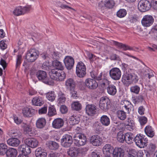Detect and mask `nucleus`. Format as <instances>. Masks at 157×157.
Here are the masks:
<instances>
[{"instance_id": "62", "label": "nucleus", "mask_w": 157, "mask_h": 157, "mask_svg": "<svg viewBox=\"0 0 157 157\" xmlns=\"http://www.w3.org/2000/svg\"><path fill=\"white\" fill-rule=\"evenodd\" d=\"M151 6L155 10H157V0H151Z\"/></svg>"}, {"instance_id": "32", "label": "nucleus", "mask_w": 157, "mask_h": 157, "mask_svg": "<svg viewBox=\"0 0 157 157\" xmlns=\"http://www.w3.org/2000/svg\"><path fill=\"white\" fill-rule=\"evenodd\" d=\"M65 86L67 88L70 90L73 88H75V84L73 79L69 78L66 81Z\"/></svg>"}, {"instance_id": "16", "label": "nucleus", "mask_w": 157, "mask_h": 157, "mask_svg": "<svg viewBox=\"0 0 157 157\" xmlns=\"http://www.w3.org/2000/svg\"><path fill=\"white\" fill-rule=\"evenodd\" d=\"M97 107L94 104H87L85 108L86 112L89 115L95 114L97 112Z\"/></svg>"}, {"instance_id": "21", "label": "nucleus", "mask_w": 157, "mask_h": 157, "mask_svg": "<svg viewBox=\"0 0 157 157\" xmlns=\"http://www.w3.org/2000/svg\"><path fill=\"white\" fill-rule=\"evenodd\" d=\"M64 121L61 118H57L55 119L52 123L53 128L59 129L62 127L63 125Z\"/></svg>"}, {"instance_id": "25", "label": "nucleus", "mask_w": 157, "mask_h": 157, "mask_svg": "<svg viewBox=\"0 0 157 157\" xmlns=\"http://www.w3.org/2000/svg\"><path fill=\"white\" fill-rule=\"evenodd\" d=\"M108 93L110 95L114 96L116 94L117 89L116 86L113 84H110L107 88Z\"/></svg>"}, {"instance_id": "8", "label": "nucleus", "mask_w": 157, "mask_h": 157, "mask_svg": "<svg viewBox=\"0 0 157 157\" xmlns=\"http://www.w3.org/2000/svg\"><path fill=\"white\" fill-rule=\"evenodd\" d=\"M151 7V3L147 0H141L138 4V9L142 12H145L148 10Z\"/></svg>"}, {"instance_id": "49", "label": "nucleus", "mask_w": 157, "mask_h": 157, "mask_svg": "<svg viewBox=\"0 0 157 157\" xmlns=\"http://www.w3.org/2000/svg\"><path fill=\"white\" fill-rule=\"evenodd\" d=\"M117 139L118 141L121 143H123L125 141V134L124 135L123 132L119 131L117 134Z\"/></svg>"}, {"instance_id": "50", "label": "nucleus", "mask_w": 157, "mask_h": 157, "mask_svg": "<svg viewBox=\"0 0 157 157\" xmlns=\"http://www.w3.org/2000/svg\"><path fill=\"white\" fill-rule=\"evenodd\" d=\"M90 75L92 78L95 80H100L101 79V73H100L99 74H97L96 72L93 71L90 73Z\"/></svg>"}, {"instance_id": "7", "label": "nucleus", "mask_w": 157, "mask_h": 157, "mask_svg": "<svg viewBox=\"0 0 157 157\" xmlns=\"http://www.w3.org/2000/svg\"><path fill=\"white\" fill-rule=\"evenodd\" d=\"M110 103L108 98L106 97H102L99 101L100 108L104 111H106L109 109Z\"/></svg>"}, {"instance_id": "63", "label": "nucleus", "mask_w": 157, "mask_h": 157, "mask_svg": "<svg viewBox=\"0 0 157 157\" xmlns=\"http://www.w3.org/2000/svg\"><path fill=\"white\" fill-rule=\"evenodd\" d=\"M90 157H101L100 153L97 151L91 153Z\"/></svg>"}, {"instance_id": "23", "label": "nucleus", "mask_w": 157, "mask_h": 157, "mask_svg": "<svg viewBox=\"0 0 157 157\" xmlns=\"http://www.w3.org/2000/svg\"><path fill=\"white\" fill-rule=\"evenodd\" d=\"M113 157H123L124 152L123 149L121 148H115L112 154Z\"/></svg>"}, {"instance_id": "20", "label": "nucleus", "mask_w": 157, "mask_h": 157, "mask_svg": "<svg viewBox=\"0 0 157 157\" xmlns=\"http://www.w3.org/2000/svg\"><path fill=\"white\" fill-rule=\"evenodd\" d=\"M18 150L24 155H28L31 152L30 147L26 144L20 146L18 147Z\"/></svg>"}, {"instance_id": "27", "label": "nucleus", "mask_w": 157, "mask_h": 157, "mask_svg": "<svg viewBox=\"0 0 157 157\" xmlns=\"http://www.w3.org/2000/svg\"><path fill=\"white\" fill-rule=\"evenodd\" d=\"M32 103L34 105L40 106L44 104V102L42 98L40 97H36L32 99Z\"/></svg>"}, {"instance_id": "36", "label": "nucleus", "mask_w": 157, "mask_h": 157, "mask_svg": "<svg viewBox=\"0 0 157 157\" xmlns=\"http://www.w3.org/2000/svg\"><path fill=\"white\" fill-rule=\"evenodd\" d=\"M52 65L56 67V70H62L64 68L62 63L57 60H54L52 61Z\"/></svg>"}, {"instance_id": "52", "label": "nucleus", "mask_w": 157, "mask_h": 157, "mask_svg": "<svg viewBox=\"0 0 157 157\" xmlns=\"http://www.w3.org/2000/svg\"><path fill=\"white\" fill-rule=\"evenodd\" d=\"M17 56L16 68L17 69L19 68L22 62V57L21 55H18Z\"/></svg>"}, {"instance_id": "43", "label": "nucleus", "mask_w": 157, "mask_h": 157, "mask_svg": "<svg viewBox=\"0 0 157 157\" xmlns=\"http://www.w3.org/2000/svg\"><path fill=\"white\" fill-rule=\"evenodd\" d=\"M71 107L73 110L78 111L81 109L82 106L79 102L75 101L72 103Z\"/></svg>"}, {"instance_id": "31", "label": "nucleus", "mask_w": 157, "mask_h": 157, "mask_svg": "<svg viewBox=\"0 0 157 157\" xmlns=\"http://www.w3.org/2000/svg\"><path fill=\"white\" fill-rule=\"evenodd\" d=\"M146 134L150 137H152L155 135V132L151 127L150 125L147 126L144 129Z\"/></svg>"}, {"instance_id": "14", "label": "nucleus", "mask_w": 157, "mask_h": 157, "mask_svg": "<svg viewBox=\"0 0 157 157\" xmlns=\"http://www.w3.org/2000/svg\"><path fill=\"white\" fill-rule=\"evenodd\" d=\"M82 149L81 148H70L67 151L68 155L71 157H77L82 153Z\"/></svg>"}, {"instance_id": "22", "label": "nucleus", "mask_w": 157, "mask_h": 157, "mask_svg": "<svg viewBox=\"0 0 157 157\" xmlns=\"http://www.w3.org/2000/svg\"><path fill=\"white\" fill-rule=\"evenodd\" d=\"M35 112V110L31 108L25 107L22 109V113L25 117H31Z\"/></svg>"}, {"instance_id": "33", "label": "nucleus", "mask_w": 157, "mask_h": 157, "mask_svg": "<svg viewBox=\"0 0 157 157\" xmlns=\"http://www.w3.org/2000/svg\"><path fill=\"white\" fill-rule=\"evenodd\" d=\"M100 122L102 125L107 126H108L110 123L109 118L106 115H103L100 118Z\"/></svg>"}, {"instance_id": "13", "label": "nucleus", "mask_w": 157, "mask_h": 157, "mask_svg": "<svg viewBox=\"0 0 157 157\" xmlns=\"http://www.w3.org/2000/svg\"><path fill=\"white\" fill-rule=\"evenodd\" d=\"M30 8V6L24 7L23 8L21 6L17 7L13 11V13L16 16L21 15L29 11Z\"/></svg>"}, {"instance_id": "30", "label": "nucleus", "mask_w": 157, "mask_h": 157, "mask_svg": "<svg viewBox=\"0 0 157 157\" xmlns=\"http://www.w3.org/2000/svg\"><path fill=\"white\" fill-rule=\"evenodd\" d=\"M59 74V72L55 69L51 70L49 72V75L51 79L56 81Z\"/></svg>"}, {"instance_id": "40", "label": "nucleus", "mask_w": 157, "mask_h": 157, "mask_svg": "<svg viewBox=\"0 0 157 157\" xmlns=\"http://www.w3.org/2000/svg\"><path fill=\"white\" fill-rule=\"evenodd\" d=\"M79 117L74 114L71 116L69 119L70 123L73 125L78 124L79 122Z\"/></svg>"}, {"instance_id": "9", "label": "nucleus", "mask_w": 157, "mask_h": 157, "mask_svg": "<svg viewBox=\"0 0 157 157\" xmlns=\"http://www.w3.org/2000/svg\"><path fill=\"white\" fill-rule=\"evenodd\" d=\"M73 143L72 138L70 135H64L61 140V145L65 147H70Z\"/></svg>"}, {"instance_id": "1", "label": "nucleus", "mask_w": 157, "mask_h": 157, "mask_svg": "<svg viewBox=\"0 0 157 157\" xmlns=\"http://www.w3.org/2000/svg\"><path fill=\"white\" fill-rule=\"evenodd\" d=\"M139 80L138 77L135 74L126 73L122 76V81L123 84L128 86L133 83L136 84Z\"/></svg>"}, {"instance_id": "29", "label": "nucleus", "mask_w": 157, "mask_h": 157, "mask_svg": "<svg viewBox=\"0 0 157 157\" xmlns=\"http://www.w3.org/2000/svg\"><path fill=\"white\" fill-rule=\"evenodd\" d=\"M113 42L114 45L119 48H122L124 51L132 49V48L128 45L115 41H113Z\"/></svg>"}, {"instance_id": "41", "label": "nucleus", "mask_w": 157, "mask_h": 157, "mask_svg": "<svg viewBox=\"0 0 157 157\" xmlns=\"http://www.w3.org/2000/svg\"><path fill=\"white\" fill-rule=\"evenodd\" d=\"M58 102L60 104H63L66 101V98L64 94L61 92H59L58 93Z\"/></svg>"}, {"instance_id": "59", "label": "nucleus", "mask_w": 157, "mask_h": 157, "mask_svg": "<svg viewBox=\"0 0 157 157\" xmlns=\"http://www.w3.org/2000/svg\"><path fill=\"white\" fill-rule=\"evenodd\" d=\"M100 85L103 87H104L106 86L109 85V82L106 79H104L101 80V79L100 80Z\"/></svg>"}, {"instance_id": "54", "label": "nucleus", "mask_w": 157, "mask_h": 157, "mask_svg": "<svg viewBox=\"0 0 157 157\" xmlns=\"http://www.w3.org/2000/svg\"><path fill=\"white\" fill-rule=\"evenodd\" d=\"M139 120L141 125H144L147 122V119L144 116H140L139 117Z\"/></svg>"}, {"instance_id": "6", "label": "nucleus", "mask_w": 157, "mask_h": 157, "mask_svg": "<svg viewBox=\"0 0 157 157\" xmlns=\"http://www.w3.org/2000/svg\"><path fill=\"white\" fill-rule=\"evenodd\" d=\"M39 54L38 52L35 49H30L26 53V59L29 62H33L38 58Z\"/></svg>"}, {"instance_id": "18", "label": "nucleus", "mask_w": 157, "mask_h": 157, "mask_svg": "<svg viewBox=\"0 0 157 157\" xmlns=\"http://www.w3.org/2000/svg\"><path fill=\"white\" fill-rule=\"evenodd\" d=\"M85 84L89 89L92 90L96 89L98 86V84L94 79L88 78L85 81Z\"/></svg>"}, {"instance_id": "34", "label": "nucleus", "mask_w": 157, "mask_h": 157, "mask_svg": "<svg viewBox=\"0 0 157 157\" xmlns=\"http://www.w3.org/2000/svg\"><path fill=\"white\" fill-rule=\"evenodd\" d=\"M46 123L45 119L43 118H39L36 121V125L37 128H43Z\"/></svg>"}, {"instance_id": "45", "label": "nucleus", "mask_w": 157, "mask_h": 157, "mask_svg": "<svg viewBox=\"0 0 157 157\" xmlns=\"http://www.w3.org/2000/svg\"><path fill=\"white\" fill-rule=\"evenodd\" d=\"M63 1L61 0V1H58L57 2V6L61 8L62 9H69L73 10H74V9L72 8L71 7L65 5L63 3Z\"/></svg>"}, {"instance_id": "10", "label": "nucleus", "mask_w": 157, "mask_h": 157, "mask_svg": "<svg viewBox=\"0 0 157 157\" xmlns=\"http://www.w3.org/2000/svg\"><path fill=\"white\" fill-rule=\"evenodd\" d=\"M109 74L111 78L115 80H119L121 75V70L117 67H114L111 69L109 71Z\"/></svg>"}, {"instance_id": "57", "label": "nucleus", "mask_w": 157, "mask_h": 157, "mask_svg": "<svg viewBox=\"0 0 157 157\" xmlns=\"http://www.w3.org/2000/svg\"><path fill=\"white\" fill-rule=\"evenodd\" d=\"M124 103L125 104L124 107L128 110V112H129L130 110H131L130 108H131L132 104L128 101H124Z\"/></svg>"}, {"instance_id": "61", "label": "nucleus", "mask_w": 157, "mask_h": 157, "mask_svg": "<svg viewBox=\"0 0 157 157\" xmlns=\"http://www.w3.org/2000/svg\"><path fill=\"white\" fill-rule=\"evenodd\" d=\"M50 66V64L48 61H46L43 63L42 66V68L45 70L48 69Z\"/></svg>"}, {"instance_id": "60", "label": "nucleus", "mask_w": 157, "mask_h": 157, "mask_svg": "<svg viewBox=\"0 0 157 157\" xmlns=\"http://www.w3.org/2000/svg\"><path fill=\"white\" fill-rule=\"evenodd\" d=\"M47 107L44 106L39 110V113L40 114H45L47 113Z\"/></svg>"}, {"instance_id": "58", "label": "nucleus", "mask_w": 157, "mask_h": 157, "mask_svg": "<svg viewBox=\"0 0 157 157\" xmlns=\"http://www.w3.org/2000/svg\"><path fill=\"white\" fill-rule=\"evenodd\" d=\"M71 97L74 99H77L78 98L77 92L75 90V88H73L70 90Z\"/></svg>"}, {"instance_id": "55", "label": "nucleus", "mask_w": 157, "mask_h": 157, "mask_svg": "<svg viewBox=\"0 0 157 157\" xmlns=\"http://www.w3.org/2000/svg\"><path fill=\"white\" fill-rule=\"evenodd\" d=\"M51 55L52 58L54 60H57L60 58V53L58 52H53Z\"/></svg>"}, {"instance_id": "64", "label": "nucleus", "mask_w": 157, "mask_h": 157, "mask_svg": "<svg viewBox=\"0 0 157 157\" xmlns=\"http://www.w3.org/2000/svg\"><path fill=\"white\" fill-rule=\"evenodd\" d=\"M60 110L62 113H65L67 111V107L64 105H62L61 106Z\"/></svg>"}, {"instance_id": "42", "label": "nucleus", "mask_w": 157, "mask_h": 157, "mask_svg": "<svg viewBox=\"0 0 157 157\" xmlns=\"http://www.w3.org/2000/svg\"><path fill=\"white\" fill-rule=\"evenodd\" d=\"M8 149L7 146L4 144H0V155H3L6 154Z\"/></svg>"}, {"instance_id": "56", "label": "nucleus", "mask_w": 157, "mask_h": 157, "mask_svg": "<svg viewBox=\"0 0 157 157\" xmlns=\"http://www.w3.org/2000/svg\"><path fill=\"white\" fill-rule=\"evenodd\" d=\"M125 124L126 126H128L130 127V128L132 129L134 124L131 119L128 118L125 121Z\"/></svg>"}, {"instance_id": "5", "label": "nucleus", "mask_w": 157, "mask_h": 157, "mask_svg": "<svg viewBox=\"0 0 157 157\" xmlns=\"http://www.w3.org/2000/svg\"><path fill=\"white\" fill-rule=\"evenodd\" d=\"M76 73L80 78H83L86 74V68L84 64L81 61L78 62L77 65Z\"/></svg>"}, {"instance_id": "3", "label": "nucleus", "mask_w": 157, "mask_h": 157, "mask_svg": "<svg viewBox=\"0 0 157 157\" xmlns=\"http://www.w3.org/2000/svg\"><path fill=\"white\" fill-rule=\"evenodd\" d=\"M140 134L137 135L134 138V141L136 145L139 147L142 148L146 147L147 144L148 139L145 136Z\"/></svg>"}, {"instance_id": "2", "label": "nucleus", "mask_w": 157, "mask_h": 157, "mask_svg": "<svg viewBox=\"0 0 157 157\" xmlns=\"http://www.w3.org/2000/svg\"><path fill=\"white\" fill-rule=\"evenodd\" d=\"M35 75L39 80L42 81L44 83L49 85H52L54 82L52 80L48 79L47 74L45 71L39 70L36 72Z\"/></svg>"}, {"instance_id": "19", "label": "nucleus", "mask_w": 157, "mask_h": 157, "mask_svg": "<svg viewBox=\"0 0 157 157\" xmlns=\"http://www.w3.org/2000/svg\"><path fill=\"white\" fill-rule=\"evenodd\" d=\"M25 143L30 147L35 148L36 147L38 144V141L34 138H29L25 140Z\"/></svg>"}, {"instance_id": "47", "label": "nucleus", "mask_w": 157, "mask_h": 157, "mask_svg": "<svg viewBox=\"0 0 157 157\" xmlns=\"http://www.w3.org/2000/svg\"><path fill=\"white\" fill-rule=\"evenodd\" d=\"M56 114V109L54 105H51L48 108V114L49 116H52Z\"/></svg>"}, {"instance_id": "11", "label": "nucleus", "mask_w": 157, "mask_h": 157, "mask_svg": "<svg viewBox=\"0 0 157 157\" xmlns=\"http://www.w3.org/2000/svg\"><path fill=\"white\" fill-rule=\"evenodd\" d=\"M154 21L153 17L150 15H146L144 16L141 20V23L144 27H149L152 25Z\"/></svg>"}, {"instance_id": "44", "label": "nucleus", "mask_w": 157, "mask_h": 157, "mask_svg": "<svg viewBox=\"0 0 157 157\" xmlns=\"http://www.w3.org/2000/svg\"><path fill=\"white\" fill-rule=\"evenodd\" d=\"M10 134L13 137H16L17 138H20L21 136V133L19 130L13 129L10 132Z\"/></svg>"}, {"instance_id": "24", "label": "nucleus", "mask_w": 157, "mask_h": 157, "mask_svg": "<svg viewBox=\"0 0 157 157\" xmlns=\"http://www.w3.org/2000/svg\"><path fill=\"white\" fill-rule=\"evenodd\" d=\"M7 144L10 146L13 147H17L20 143V140L17 138H11L7 141Z\"/></svg>"}, {"instance_id": "12", "label": "nucleus", "mask_w": 157, "mask_h": 157, "mask_svg": "<svg viewBox=\"0 0 157 157\" xmlns=\"http://www.w3.org/2000/svg\"><path fill=\"white\" fill-rule=\"evenodd\" d=\"M102 137L98 135H93L90 140V143L96 146H100L102 143Z\"/></svg>"}, {"instance_id": "51", "label": "nucleus", "mask_w": 157, "mask_h": 157, "mask_svg": "<svg viewBox=\"0 0 157 157\" xmlns=\"http://www.w3.org/2000/svg\"><path fill=\"white\" fill-rule=\"evenodd\" d=\"M127 14V12L124 9H121L118 10L117 13V17L122 18L125 16Z\"/></svg>"}, {"instance_id": "15", "label": "nucleus", "mask_w": 157, "mask_h": 157, "mask_svg": "<svg viewBox=\"0 0 157 157\" xmlns=\"http://www.w3.org/2000/svg\"><path fill=\"white\" fill-rule=\"evenodd\" d=\"M64 62L66 67L68 70H71L73 67L74 60L72 57L70 56H67L65 58Z\"/></svg>"}, {"instance_id": "37", "label": "nucleus", "mask_w": 157, "mask_h": 157, "mask_svg": "<svg viewBox=\"0 0 157 157\" xmlns=\"http://www.w3.org/2000/svg\"><path fill=\"white\" fill-rule=\"evenodd\" d=\"M47 144L49 148L51 150H56L59 147L58 144L54 141H49L48 142Z\"/></svg>"}, {"instance_id": "4", "label": "nucleus", "mask_w": 157, "mask_h": 157, "mask_svg": "<svg viewBox=\"0 0 157 157\" xmlns=\"http://www.w3.org/2000/svg\"><path fill=\"white\" fill-rule=\"evenodd\" d=\"M75 144L79 147L84 145L86 143V138L84 134L81 133H77L74 136Z\"/></svg>"}, {"instance_id": "48", "label": "nucleus", "mask_w": 157, "mask_h": 157, "mask_svg": "<svg viewBox=\"0 0 157 157\" xmlns=\"http://www.w3.org/2000/svg\"><path fill=\"white\" fill-rule=\"evenodd\" d=\"M46 97L50 101H52L55 100L56 96L54 91H51L47 93L46 94Z\"/></svg>"}, {"instance_id": "17", "label": "nucleus", "mask_w": 157, "mask_h": 157, "mask_svg": "<svg viewBox=\"0 0 157 157\" xmlns=\"http://www.w3.org/2000/svg\"><path fill=\"white\" fill-rule=\"evenodd\" d=\"M103 152L106 156L110 157L112 154L114 149L113 147L110 144H106L103 148Z\"/></svg>"}, {"instance_id": "53", "label": "nucleus", "mask_w": 157, "mask_h": 157, "mask_svg": "<svg viewBox=\"0 0 157 157\" xmlns=\"http://www.w3.org/2000/svg\"><path fill=\"white\" fill-rule=\"evenodd\" d=\"M59 74L58 76V79L57 81H62L64 80L66 77V74L63 71H59Z\"/></svg>"}, {"instance_id": "28", "label": "nucleus", "mask_w": 157, "mask_h": 157, "mask_svg": "<svg viewBox=\"0 0 157 157\" xmlns=\"http://www.w3.org/2000/svg\"><path fill=\"white\" fill-rule=\"evenodd\" d=\"M35 155L36 157H46L47 153L44 149L38 147L35 151Z\"/></svg>"}, {"instance_id": "35", "label": "nucleus", "mask_w": 157, "mask_h": 157, "mask_svg": "<svg viewBox=\"0 0 157 157\" xmlns=\"http://www.w3.org/2000/svg\"><path fill=\"white\" fill-rule=\"evenodd\" d=\"M17 153V151L16 149L11 148L8 149L6 155L7 157H16Z\"/></svg>"}, {"instance_id": "46", "label": "nucleus", "mask_w": 157, "mask_h": 157, "mask_svg": "<svg viewBox=\"0 0 157 157\" xmlns=\"http://www.w3.org/2000/svg\"><path fill=\"white\" fill-rule=\"evenodd\" d=\"M140 90V87L137 85L133 86L130 88L131 92L136 94H139Z\"/></svg>"}, {"instance_id": "39", "label": "nucleus", "mask_w": 157, "mask_h": 157, "mask_svg": "<svg viewBox=\"0 0 157 157\" xmlns=\"http://www.w3.org/2000/svg\"><path fill=\"white\" fill-rule=\"evenodd\" d=\"M115 4V2L113 0H106L104 2L105 6L109 9L113 8Z\"/></svg>"}, {"instance_id": "26", "label": "nucleus", "mask_w": 157, "mask_h": 157, "mask_svg": "<svg viewBox=\"0 0 157 157\" xmlns=\"http://www.w3.org/2000/svg\"><path fill=\"white\" fill-rule=\"evenodd\" d=\"M135 136L133 134L131 133L127 132L125 134V141L128 144L133 143L134 141Z\"/></svg>"}, {"instance_id": "38", "label": "nucleus", "mask_w": 157, "mask_h": 157, "mask_svg": "<svg viewBox=\"0 0 157 157\" xmlns=\"http://www.w3.org/2000/svg\"><path fill=\"white\" fill-rule=\"evenodd\" d=\"M117 117L121 120H124L126 118V114L125 112L121 110H118L117 112Z\"/></svg>"}]
</instances>
